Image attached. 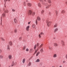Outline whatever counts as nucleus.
Wrapping results in <instances>:
<instances>
[{
	"instance_id": "1",
	"label": "nucleus",
	"mask_w": 67,
	"mask_h": 67,
	"mask_svg": "<svg viewBox=\"0 0 67 67\" xmlns=\"http://www.w3.org/2000/svg\"><path fill=\"white\" fill-rule=\"evenodd\" d=\"M5 13H4L2 14V16H1V25H2V17H4L5 16Z\"/></svg>"
},
{
	"instance_id": "2",
	"label": "nucleus",
	"mask_w": 67,
	"mask_h": 67,
	"mask_svg": "<svg viewBox=\"0 0 67 67\" xmlns=\"http://www.w3.org/2000/svg\"><path fill=\"white\" fill-rule=\"evenodd\" d=\"M38 20V21H40L41 20V19L40 18L39 16H38L37 18V19H36V20L35 23L36 25L37 24V22H38V20Z\"/></svg>"
},
{
	"instance_id": "3",
	"label": "nucleus",
	"mask_w": 67,
	"mask_h": 67,
	"mask_svg": "<svg viewBox=\"0 0 67 67\" xmlns=\"http://www.w3.org/2000/svg\"><path fill=\"white\" fill-rule=\"evenodd\" d=\"M46 22L47 24V25L48 26H50V24H51V22L49 21L48 20H47L46 21Z\"/></svg>"
},
{
	"instance_id": "4",
	"label": "nucleus",
	"mask_w": 67,
	"mask_h": 67,
	"mask_svg": "<svg viewBox=\"0 0 67 67\" xmlns=\"http://www.w3.org/2000/svg\"><path fill=\"white\" fill-rule=\"evenodd\" d=\"M15 64H16V62H14L13 61L12 62V66H14Z\"/></svg>"
},
{
	"instance_id": "5",
	"label": "nucleus",
	"mask_w": 67,
	"mask_h": 67,
	"mask_svg": "<svg viewBox=\"0 0 67 67\" xmlns=\"http://www.w3.org/2000/svg\"><path fill=\"white\" fill-rule=\"evenodd\" d=\"M29 28H30V26H28L26 27V29L27 31H29Z\"/></svg>"
},
{
	"instance_id": "6",
	"label": "nucleus",
	"mask_w": 67,
	"mask_h": 67,
	"mask_svg": "<svg viewBox=\"0 0 67 67\" xmlns=\"http://www.w3.org/2000/svg\"><path fill=\"white\" fill-rule=\"evenodd\" d=\"M62 43V46L63 47H64L65 46V44H64V41H61Z\"/></svg>"
},
{
	"instance_id": "7",
	"label": "nucleus",
	"mask_w": 67,
	"mask_h": 67,
	"mask_svg": "<svg viewBox=\"0 0 67 67\" xmlns=\"http://www.w3.org/2000/svg\"><path fill=\"white\" fill-rule=\"evenodd\" d=\"M39 1H40V2H41L42 3V4H45V3H44V1H42V0H39Z\"/></svg>"
},
{
	"instance_id": "8",
	"label": "nucleus",
	"mask_w": 67,
	"mask_h": 67,
	"mask_svg": "<svg viewBox=\"0 0 67 67\" xmlns=\"http://www.w3.org/2000/svg\"><path fill=\"white\" fill-rule=\"evenodd\" d=\"M58 30V28H57L54 29V32H56Z\"/></svg>"
},
{
	"instance_id": "9",
	"label": "nucleus",
	"mask_w": 67,
	"mask_h": 67,
	"mask_svg": "<svg viewBox=\"0 0 67 67\" xmlns=\"http://www.w3.org/2000/svg\"><path fill=\"white\" fill-rule=\"evenodd\" d=\"M53 57L54 58H56L57 57V54H55L53 55Z\"/></svg>"
},
{
	"instance_id": "10",
	"label": "nucleus",
	"mask_w": 67,
	"mask_h": 67,
	"mask_svg": "<svg viewBox=\"0 0 67 67\" xmlns=\"http://www.w3.org/2000/svg\"><path fill=\"white\" fill-rule=\"evenodd\" d=\"M8 58L9 59H12V56L11 55H9L8 56Z\"/></svg>"
},
{
	"instance_id": "11",
	"label": "nucleus",
	"mask_w": 67,
	"mask_h": 67,
	"mask_svg": "<svg viewBox=\"0 0 67 67\" xmlns=\"http://www.w3.org/2000/svg\"><path fill=\"white\" fill-rule=\"evenodd\" d=\"M38 49H39V48H38L35 51V52L34 53V54H36V53H37V52L38 51Z\"/></svg>"
},
{
	"instance_id": "12",
	"label": "nucleus",
	"mask_w": 67,
	"mask_h": 67,
	"mask_svg": "<svg viewBox=\"0 0 67 67\" xmlns=\"http://www.w3.org/2000/svg\"><path fill=\"white\" fill-rule=\"evenodd\" d=\"M53 45L54 46H58V44L57 43H54Z\"/></svg>"
},
{
	"instance_id": "13",
	"label": "nucleus",
	"mask_w": 67,
	"mask_h": 67,
	"mask_svg": "<svg viewBox=\"0 0 67 67\" xmlns=\"http://www.w3.org/2000/svg\"><path fill=\"white\" fill-rule=\"evenodd\" d=\"M58 24L57 23L55 24L53 26L54 27H57V26Z\"/></svg>"
},
{
	"instance_id": "14",
	"label": "nucleus",
	"mask_w": 67,
	"mask_h": 67,
	"mask_svg": "<svg viewBox=\"0 0 67 67\" xmlns=\"http://www.w3.org/2000/svg\"><path fill=\"white\" fill-rule=\"evenodd\" d=\"M40 51L38 52L37 53V54H36V56H38V55L40 54Z\"/></svg>"
},
{
	"instance_id": "15",
	"label": "nucleus",
	"mask_w": 67,
	"mask_h": 67,
	"mask_svg": "<svg viewBox=\"0 0 67 67\" xmlns=\"http://www.w3.org/2000/svg\"><path fill=\"white\" fill-rule=\"evenodd\" d=\"M25 59H23V64H24V63H25Z\"/></svg>"
},
{
	"instance_id": "16",
	"label": "nucleus",
	"mask_w": 67,
	"mask_h": 67,
	"mask_svg": "<svg viewBox=\"0 0 67 67\" xmlns=\"http://www.w3.org/2000/svg\"><path fill=\"white\" fill-rule=\"evenodd\" d=\"M9 45H10V46H12V42L11 41H10L9 43Z\"/></svg>"
},
{
	"instance_id": "17",
	"label": "nucleus",
	"mask_w": 67,
	"mask_h": 67,
	"mask_svg": "<svg viewBox=\"0 0 67 67\" xmlns=\"http://www.w3.org/2000/svg\"><path fill=\"white\" fill-rule=\"evenodd\" d=\"M40 62V59H37L36 61V63H37V62Z\"/></svg>"
},
{
	"instance_id": "18",
	"label": "nucleus",
	"mask_w": 67,
	"mask_h": 67,
	"mask_svg": "<svg viewBox=\"0 0 67 67\" xmlns=\"http://www.w3.org/2000/svg\"><path fill=\"white\" fill-rule=\"evenodd\" d=\"M40 52L41 53H42L43 52V48H42L40 50Z\"/></svg>"
},
{
	"instance_id": "19",
	"label": "nucleus",
	"mask_w": 67,
	"mask_h": 67,
	"mask_svg": "<svg viewBox=\"0 0 67 67\" xmlns=\"http://www.w3.org/2000/svg\"><path fill=\"white\" fill-rule=\"evenodd\" d=\"M38 6L40 7V8H41V3H39L38 4Z\"/></svg>"
},
{
	"instance_id": "20",
	"label": "nucleus",
	"mask_w": 67,
	"mask_h": 67,
	"mask_svg": "<svg viewBox=\"0 0 67 67\" xmlns=\"http://www.w3.org/2000/svg\"><path fill=\"white\" fill-rule=\"evenodd\" d=\"M14 21L15 23H17V20H16V18H15L14 19Z\"/></svg>"
},
{
	"instance_id": "21",
	"label": "nucleus",
	"mask_w": 67,
	"mask_h": 67,
	"mask_svg": "<svg viewBox=\"0 0 67 67\" xmlns=\"http://www.w3.org/2000/svg\"><path fill=\"white\" fill-rule=\"evenodd\" d=\"M3 57L2 55H0V59H3Z\"/></svg>"
},
{
	"instance_id": "22",
	"label": "nucleus",
	"mask_w": 67,
	"mask_h": 67,
	"mask_svg": "<svg viewBox=\"0 0 67 67\" xmlns=\"http://www.w3.org/2000/svg\"><path fill=\"white\" fill-rule=\"evenodd\" d=\"M7 49H8L9 50H10V46L9 45H8L7 46Z\"/></svg>"
},
{
	"instance_id": "23",
	"label": "nucleus",
	"mask_w": 67,
	"mask_h": 67,
	"mask_svg": "<svg viewBox=\"0 0 67 67\" xmlns=\"http://www.w3.org/2000/svg\"><path fill=\"white\" fill-rule=\"evenodd\" d=\"M27 5H28L29 6V7H31V5H32V4H31L30 3H28Z\"/></svg>"
},
{
	"instance_id": "24",
	"label": "nucleus",
	"mask_w": 67,
	"mask_h": 67,
	"mask_svg": "<svg viewBox=\"0 0 67 67\" xmlns=\"http://www.w3.org/2000/svg\"><path fill=\"white\" fill-rule=\"evenodd\" d=\"M32 13V11L31 10H29L28 12V14H31Z\"/></svg>"
},
{
	"instance_id": "25",
	"label": "nucleus",
	"mask_w": 67,
	"mask_h": 67,
	"mask_svg": "<svg viewBox=\"0 0 67 67\" xmlns=\"http://www.w3.org/2000/svg\"><path fill=\"white\" fill-rule=\"evenodd\" d=\"M1 39L3 41H5V40H4V39H3V38L2 37L1 38Z\"/></svg>"
},
{
	"instance_id": "26",
	"label": "nucleus",
	"mask_w": 67,
	"mask_h": 67,
	"mask_svg": "<svg viewBox=\"0 0 67 67\" xmlns=\"http://www.w3.org/2000/svg\"><path fill=\"white\" fill-rule=\"evenodd\" d=\"M36 46H37V45L36 44H35V45L34 46V49H35L36 48Z\"/></svg>"
},
{
	"instance_id": "27",
	"label": "nucleus",
	"mask_w": 67,
	"mask_h": 67,
	"mask_svg": "<svg viewBox=\"0 0 67 67\" xmlns=\"http://www.w3.org/2000/svg\"><path fill=\"white\" fill-rule=\"evenodd\" d=\"M65 13V11L64 10H62V11L61 12V13L62 14H64Z\"/></svg>"
},
{
	"instance_id": "28",
	"label": "nucleus",
	"mask_w": 67,
	"mask_h": 67,
	"mask_svg": "<svg viewBox=\"0 0 67 67\" xmlns=\"http://www.w3.org/2000/svg\"><path fill=\"white\" fill-rule=\"evenodd\" d=\"M43 44H42L41 45H40V46H39V48H41L42 47V46H43Z\"/></svg>"
},
{
	"instance_id": "29",
	"label": "nucleus",
	"mask_w": 67,
	"mask_h": 67,
	"mask_svg": "<svg viewBox=\"0 0 67 67\" xmlns=\"http://www.w3.org/2000/svg\"><path fill=\"white\" fill-rule=\"evenodd\" d=\"M31 65V62H29V64H28V66H30Z\"/></svg>"
},
{
	"instance_id": "30",
	"label": "nucleus",
	"mask_w": 67,
	"mask_h": 67,
	"mask_svg": "<svg viewBox=\"0 0 67 67\" xmlns=\"http://www.w3.org/2000/svg\"><path fill=\"white\" fill-rule=\"evenodd\" d=\"M14 32L15 33H16V32H17V29H15Z\"/></svg>"
},
{
	"instance_id": "31",
	"label": "nucleus",
	"mask_w": 67,
	"mask_h": 67,
	"mask_svg": "<svg viewBox=\"0 0 67 67\" xmlns=\"http://www.w3.org/2000/svg\"><path fill=\"white\" fill-rule=\"evenodd\" d=\"M48 2L49 3H51V1L50 0H49L48 1Z\"/></svg>"
},
{
	"instance_id": "32",
	"label": "nucleus",
	"mask_w": 67,
	"mask_h": 67,
	"mask_svg": "<svg viewBox=\"0 0 67 67\" xmlns=\"http://www.w3.org/2000/svg\"><path fill=\"white\" fill-rule=\"evenodd\" d=\"M25 48H26V46H24L23 48V50H25Z\"/></svg>"
},
{
	"instance_id": "33",
	"label": "nucleus",
	"mask_w": 67,
	"mask_h": 67,
	"mask_svg": "<svg viewBox=\"0 0 67 67\" xmlns=\"http://www.w3.org/2000/svg\"><path fill=\"white\" fill-rule=\"evenodd\" d=\"M32 16H34V15H35V12H34L32 14Z\"/></svg>"
},
{
	"instance_id": "34",
	"label": "nucleus",
	"mask_w": 67,
	"mask_h": 67,
	"mask_svg": "<svg viewBox=\"0 0 67 67\" xmlns=\"http://www.w3.org/2000/svg\"><path fill=\"white\" fill-rule=\"evenodd\" d=\"M44 11L43 10H42L41 11V14H43L44 12Z\"/></svg>"
},
{
	"instance_id": "35",
	"label": "nucleus",
	"mask_w": 67,
	"mask_h": 67,
	"mask_svg": "<svg viewBox=\"0 0 67 67\" xmlns=\"http://www.w3.org/2000/svg\"><path fill=\"white\" fill-rule=\"evenodd\" d=\"M35 27V25H33L32 26V27L33 28V29H34V27Z\"/></svg>"
},
{
	"instance_id": "36",
	"label": "nucleus",
	"mask_w": 67,
	"mask_h": 67,
	"mask_svg": "<svg viewBox=\"0 0 67 67\" xmlns=\"http://www.w3.org/2000/svg\"><path fill=\"white\" fill-rule=\"evenodd\" d=\"M9 11H8V10H6L5 11V13H8Z\"/></svg>"
},
{
	"instance_id": "37",
	"label": "nucleus",
	"mask_w": 67,
	"mask_h": 67,
	"mask_svg": "<svg viewBox=\"0 0 67 67\" xmlns=\"http://www.w3.org/2000/svg\"><path fill=\"white\" fill-rule=\"evenodd\" d=\"M12 11L13 12H15V10L13 9H12Z\"/></svg>"
},
{
	"instance_id": "38",
	"label": "nucleus",
	"mask_w": 67,
	"mask_h": 67,
	"mask_svg": "<svg viewBox=\"0 0 67 67\" xmlns=\"http://www.w3.org/2000/svg\"><path fill=\"white\" fill-rule=\"evenodd\" d=\"M26 51L27 52H28V51H29V49H28V48H27L26 50Z\"/></svg>"
},
{
	"instance_id": "39",
	"label": "nucleus",
	"mask_w": 67,
	"mask_h": 67,
	"mask_svg": "<svg viewBox=\"0 0 67 67\" xmlns=\"http://www.w3.org/2000/svg\"><path fill=\"white\" fill-rule=\"evenodd\" d=\"M49 5L47 6L46 7V9H47V8H48V7H49Z\"/></svg>"
},
{
	"instance_id": "40",
	"label": "nucleus",
	"mask_w": 67,
	"mask_h": 67,
	"mask_svg": "<svg viewBox=\"0 0 67 67\" xmlns=\"http://www.w3.org/2000/svg\"><path fill=\"white\" fill-rule=\"evenodd\" d=\"M2 52V50L0 49V54Z\"/></svg>"
},
{
	"instance_id": "41",
	"label": "nucleus",
	"mask_w": 67,
	"mask_h": 67,
	"mask_svg": "<svg viewBox=\"0 0 67 67\" xmlns=\"http://www.w3.org/2000/svg\"><path fill=\"white\" fill-rule=\"evenodd\" d=\"M4 0L5 2H6V1H8H8H10V0Z\"/></svg>"
},
{
	"instance_id": "42",
	"label": "nucleus",
	"mask_w": 67,
	"mask_h": 67,
	"mask_svg": "<svg viewBox=\"0 0 67 67\" xmlns=\"http://www.w3.org/2000/svg\"><path fill=\"white\" fill-rule=\"evenodd\" d=\"M49 15H51V13L50 12H49Z\"/></svg>"
},
{
	"instance_id": "43",
	"label": "nucleus",
	"mask_w": 67,
	"mask_h": 67,
	"mask_svg": "<svg viewBox=\"0 0 67 67\" xmlns=\"http://www.w3.org/2000/svg\"><path fill=\"white\" fill-rule=\"evenodd\" d=\"M32 52V49H30V52Z\"/></svg>"
},
{
	"instance_id": "44",
	"label": "nucleus",
	"mask_w": 67,
	"mask_h": 67,
	"mask_svg": "<svg viewBox=\"0 0 67 67\" xmlns=\"http://www.w3.org/2000/svg\"><path fill=\"white\" fill-rule=\"evenodd\" d=\"M39 37L40 38H41V35H40V34L39 35Z\"/></svg>"
},
{
	"instance_id": "45",
	"label": "nucleus",
	"mask_w": 67,
	"mask_h": 67,
	"mask_svg": "<svg viewBox=\"0 0 67 67\" xmlns=\"http://www.w3.org/2000/svg\"><path fill=\"white\" fill-rule=\"evenodd\" d=\"M39 65L40 66H42V63H40L39 64Z\"/></svg>"
},
{
	"instance_id": "46",
	"label": "nucleus",
	"mask_w": 67,
	"mask_h": 67,
	"mask_svg": "<svg viewBox=\"0 0 67 67\" xmlns=\"http://www.w3.org/2000/svg\"><path fill=\"white\" fill-rule=\"evenodd\" d=\"M39 45H40V44H39V43H37V46H39Z\"/></svg>"
},
{
	"instance_id": "47",
	"label": "nucleus",
	"mask_w": 67,
	"mask_h": 67,
	"mask_svg": "<svg viewBox=\"0 0 67 67\" xmlns=\"http://www.w3.org/2000/svg\"><path fill=\"white\" fill-rule=\"evenodd\" d=\"M23 4L24 5H25V2H24L23 3Z\"/></svg>"
},
{
	"instance_id": "48",
	"label": "nucleus",
	"mask_w": 67,
	"mask_h": 67,
	"mask_svg": "<svg viewBox=\"0 0 67 67\" xmlns=\"http://www.w3.org/2000/svg\"><path fill=\"white\" fill-rule=\"evenodd\" d=\"M41 35H43V34H44V33L43 32H41Z\"/></svg>"
},
{
	"instance_id": "49",
	"label": "nucleus",
	"mask_w": 67,
	"mask_h": 67,
	"mask_svg": "<svg viewBox=\"0 0 67 67\" xmlns=\"http://www.w3.org/2000/svg\"><path fill=\"white\" fill-rule=\"evenodd\" d=\"M63 63H65V62H66V61H63Z\"/></svg>"
},
{
	"instance_id": "50",
	"label": "nucleus",
	"mask_w": 67,
	"mask_h": 67,
	"mask_svg": "<svg viewBox=\"0 0 67 67\" xmlns=\"http://www.w3.org/2000/svg\"><path fill=\"white\" fill-rule=\"evenodd\" d=\"M48 47H49V49H51V47L50 46H49Z\"/></svg>"
},
{
	"instance_id": "51",
	"label": "nucleus",
	"mask_w": 67,
	"mask_h": 67,
	"mask_svg": "<svg viewBox=\"0 0 67 67\" xmlns=\"http://www.w3.org/2000/svg\"><path fill=\"white\" fill-rule=\"evenodd\" d=\"M65 57L67 59V54H66L65 56Z\"/></svg>"
},
{
	"instance_id": "52",
	"label": "nucleus",
	"mask_w": 67,
	"mask_h": 67,
	"mask_svg": "<svg viewBox=\"0 0 67 67\" xmlns=\"http://www.w3.org/2000/svg\"><path fill=\"white\" fill-rule=\"evenodd\" d=\"M21 38H22V37H20L19 38V39H20V40L21 39Z\"/></svg>"
},
{
	"instance_id": "53",
	"label": "nucleus",
	"mask_w": 67,
	"mask_h": 67,
	"mask_svg": "<svg viewBox=\"0 0 67 67\" xmlns=\"http://www.w3.org/2000/svg\"><path fill=\"white\" fill-rule=\"evenodd\" d=\"M28 24H30V22H29L28 23Z\"/></svg>"
},
{
	"instance_id": "54",
	"label": "nucleus",
	"mask_w": 67,
	"mask_h": 67,
	"mask_svg": "<svg viewBox=\"0 0 67 67\" xmlns=\"http://www.w3.org/2000/svg\"><path fill=\"white\" fill-rule=\"evenodd\" d=\"M66 5H67V2H66Z\"/></svg>"
},
{
	"instance_id": "55",
	"label": "nucleus",
	"mask_w": 67,
	"mask_h": 67,
	"mask_svg": "<svg viewBox=\"0 0 67 67\" xmlns=\"http://www.w3.org/2000/svg\"><path fill=\"white\" fill-rule=\"evenodd\" d=\"M56 14L57 15V12H56Z\"/></svg>"
},
{
	"instance_id": "56",
	"label": "nucleus",
	"mask_w": 67,
	"mask_h": 67,
	"mask_svg": "<svg viewBox=\"0 0 67 67\" xmlns=\"http://www.w3.org/2000/svg\"><path fill=\"white\" fill-rule=\"evenodd\" d=\"M59 67H62V65H60L59 66Z\"/></svg>"
},
{
	"instance_id": "57",
	"label": "nucleus",
	"mask_w": 67,
	"mask_h": 67,
	"mask_svg": "<svg viewBox=\"0 0 67 67\" xmlns=\"http://www.w3.org/2000/svg\"><path fill=\"white\" fill-rule=\"evenodd\" d=\"M26 2H27L28 1V0H26Z\"/></svg>"
},
{
	"instance_id": "58",
	"label": "nucleus",
	"mask_w": 67,
	"mask_h": 67,
	"mask_svg": "<svg viewBox=\"0 0 67 67\" xmlns=\"http://www.w3.org/2000/svg\"><path fill=\"white\" fill-rule=\"evenodd\" d=\"M52 67H55V66H53Z\"/></svg>"
},
{
	"instance_id": "59",
	"label": "nucleus",
	"mask_w": 67,
	"mask_h": 67,
	"mask_svg": "<svg viewBox=\"0 0 67 67\" xmlns=\"http://www.w3.org/2000/svg\"><path fill=\"white\" fill-rule=\"evenodd\" d=\"M44 1L46 2V0H44Z\"/></svg>"
},
{
	"instance_id": "60",
	"label": "nucleus",
	"mask_w": 67,
	"mask_h": 67,
	"mask_svg": "<svg viewBox=\"0 0 67 67\" xmlns=\"http://www.w3.org/2000/svg\"><path fill=\"white\" fill-rule=\"evenodd\" d=\"M1 67V64H0V67Z\"/></svg>"
},
{
	"instance_id": "61",
	"label": "nucleus",
	"mask_w": 67,
	"mask_h": 67,
	"mask_svg": "<svg viewBox=\"0 0 67 67\" xmlns=\"http://www.w3.org/2000/svg\"><path fill=\"white\" fill-rule=\"evenodd\" d=\"M4 5H5V4H4Z\"/></svg>"
},
{
	"instance_id": "62",
	"label": "nucleus",
	"mask_w": 67,
	"mask_h": 67,
	"mask_svg": "<svg viewBox=\"0 0 67 67\" xmlns=\"http://www.w3.org/2000/svg\"><path fill=\"white\" fill-rule=\"evenodd\" d=\"M1 11V9H0V11Z\"/></svg>"
},
{
	"instance_id": "63",
	"label": "nucleus",
	"mask_w": 67,
	"mask_h": 67,
	"mask_svg": "<svg viewBox=\"0 0 67 67\" xmlns=\"http://www.w3.org/2000/svg\"><path fill=\"white\" fill-rule=\"evenodd\" d=\"M10 66H9V67H10Z\"/></svg>"
},
{
	"instance_id": "64",
	"label": "nucleus",
	"mask_w": 67,
	"mask_h": 67,
	"mask_svg": "<svg viewBox=\"0 0 67 67\" xmlns=\"http://www.w3.org/2000/svg\"><path fill=\"white\" fill-rule=\"evenodd\" d=\"M51 4H50V6H51Z\"/></svg>"
}]
</instances>
